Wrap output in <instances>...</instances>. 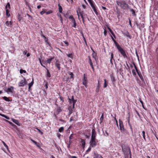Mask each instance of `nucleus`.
<instances>
[{"label":"nucleus","instance_id":"nucleus-1","mask_svg":"<svg viewBox=\"0 0 158 158\" xmlns=\"http://www.w3.org/2000/svg\"><path fill=\"white\" fill-rule=\"evenodd\" d=\"M117 5L121 8L124 10H127L129 8V7L126 1L124 0H118L116 1Z\"/></svg>","mask_w":158,"mask_h":158},{"label":"nucleus","instance_id":"nucleus-2","mask_svg":"<svg viewBox=\"0 0 158 158\" xmlns=\"http://www.w3.org/2000/svg\"><path fill=\"white\" fill-rule=\"evenodd\" d=\"M117 5L121 8L124 10H127L129 8V7L126 1L124 0H118L116 1Z\"/></svg>","mask_w":158,"mask_h":158},{"label":"nucleus","instance_id":"nucleus-3","mask_svg":"<svg viewBox=\"0 0 158 158\" xmlns=\"http://www.w3.org/2000/svg\"><path fill=\"white\" fill-rule=\"evenodd\" d=\"M122 150L123 152L125 158H128L129 154L130 158H131V153L130 148L129 147L126 145L122 146Z\"/></svg>","mask_w":158,"mask_h":158},{"label":"nucleus","instance_id":"nucleus-4","mask_svg":"<svg viewBox=\"0 0 158 158\" xmlns=\"http://www.w3.org/2000/svg\"><path fill=\"white\" fill-rule=\"evenodd\" d=\"M77 13L79 19H80V15L81 16L83 23L84 24H85V20L86 18H87L88 20L89 21V18H88L87 15L86 14H84L83 11L80 12L79 13L78 11H77Z\"/></svg>","mask_w":158,"mask_h":158},{"label":"nucleus","instance_id":"nucleus-5","mask_svg":"<svg viewBox=\"0 0 158 158\" xmlns=\"http://www.w3.org/2000/svg\"><path fill=\"white\" fill-rule=\"evenodd\" d=\"M133 64L134 67V68H135L136 71L138 74V76H139V77H140V79L141 80V81L143 82H144V78L141 74V73L139 71V70H138V68L136 65L135 64V63H133Z\"/></svg>","mask_w":158,"mask_h":158},{"label":"nucleus","instance_id":"nucleus-6","mask_svg":"<svg viewBox=\"0 0 158 158\" xmlns=\"http://www.w3.org/2000/svg\"><path fill=\"white\" fill-rule=\"evenodd\" d=\"M133 64L134 67V68H135L136 71L138 74V76H139V77H140V79L141 80V81L143 82H144V78L141 74V73L139 71V70H138V68L136 65L135 64V63H133Z\"/></svg>","mask_w":158,"mask_h":158},{"label":"nucleus","instance_id":"nucleus-7","mask_svg":"<svg viewBox=\"0 0 158 158\" xmlns=\"http://www.w3.org/2000/svg\"><path fill=\"white\" fill-rule=\"evenodd\" d=\"M133 64L134 67V68H135L136 71L138 74V76H139V77H140V79L141 80V81L143 82H144V78L141 74V73L139 71V70H138V68L136 65L135 64V63H133Z\"/></svg>","mask_w":158,"mask_h":158},{"label":"nucleus","instance_id":"nucleus-8","mask_svg":"<svg viewBox=\"0 0 158 158\" xmlns=\"http://www.w3.org/2000/svg\"><path fill=\"white\" fill-rule=\"evenodd\" d=\"M118 51L122 55L124 58H127V56L126 55V52L124 50L120 47L117 49Z\"/></svg>","mask_w":158,"mask_h":158},{"label":"nucleus","instance_id":"nucleus-9","mask_svg":"<svg viewBox=\"0 0 158 158\" xmlns=\"http://www.w3.org/2000/svg\"><path fill=\"white\" fill-rule=\"evenodd\" d=\"M27 84V81L26 79L23 77V79L21 80L18 83L19 86L23 87Z\"/></svg>","mask_w":158,"mask_h":158},{"label":"nucleus","instance_id":"nucleus-10","mask_svg":"<svg viewBox=\"0 0 158 158\" xmlns=\"http://www.w3.org/2000/svg\"><path fill=\"white\" fill-rule=\"evenodd\" d=\"M119 129L121 132H123L125 131L126 130L124 129V125L123 123V121L119 119Z\"/></svg>","mask_w":158,"mask_h":158},{"label":"nucleus","instance_id":"nucleus-11","mask_svg":"<svg viewBox=\"0 0 158 158\" xmlns=\"http://www.w3.org/2000/svg\"><path fill=\"white\" fill-rule=\"evenodd\" d=\"M90 145L91 147L94 148L97 145V142H96L95 140H90Z\"/></svg>","mask_w":158,"mask_h":158},{"label":"nucleus","instance_id":"nucleus-12","mask_svg":"<svg viewBox=\"0 0 158 158\" xmlns=\"http://www.w3.org/2000/svg\"><path fill=\"white\" fill-rule=\"evenodd\" d=\"M96 132L95 131L94 129H93L92 131V135L91 140L96 139Z\"/></svg>","mask_w":158,"mask_h":158},{"label":"nucleus","instance_id":"nucleus-13","mask_svg":"<svg viewBox=\"0 0 158 158\" xmlns=\"http://www.w3.org/2000/svg\"><path fill=\"white\" fill-rule=\"evenodd\" d=\"M110 77L111 78V81H112V84L113 85H115V82L116 81V79L115 77L113 74H112L110 75Z\"/></svg>","mask_w":158,"mask_h":158},{"label":"nucleus","instance_id":"nucleus-14","mask_svg":"<svg viewBox=\"0 0 158 158\" xmlns=\"http://www.w3.org/2000/svg\"><path fill=\"white\" fill-rule=\"evenodd\" d=\"M87 77H85V74H84L83 79L82 83L86 87H87Z\"/></svg>","mask_w":158,"mask_h":158},{"label":"nucleus","instance_id":"nucleus-15","mask_svg":"<svg viewBox=\"0 0 158 158\" xmlns=\"http://www.w3.org/2000/svg\"><path fill=\"white\" fill-rule=\"evenodd\" d=\"M88 58L89 59V63L93 71L94 70V69L93 66V63L92 61V60L91 59L90 57V56H88Z\"/></svg>","mask_w":158,"mask_h":158},{"label":"nucleus","instance_id":"nucleus-16","mask_svg":"<svg viewBox=\"0 0 158 158\" xmlns=\"http://www.w3.org/2000/svg\"><path fill=\"white\" fill-rule=\"evenodd\" d=\"M74 107H73V106H70L68 108V110H69V112L68 114V115L69 116L71 114L73 113V110L74 109Z\"/></svg>","mask_w":158,"mask_h":158},{"label":"nucleus","instance_id":"nucleus-17","mask_svg":"<svg viewBox=\"0 0 158 158\" xmlns=\"http://www.w3.org/2000/svg\"><path fill=\"white\" fill-rule=\"evenodd\" d=\"M14 87L13 86H11L10 88H8L6 90L7 92H10L13 93L14 92Z\"/></svg>","mask_w":158,"mask_h":158},{"label":"nucleus","instance_id":"nucleus-18","mask_svg":"<svg viewBox=\"0 0 158 158\" xmlns=\"http://www.w3.org/2000/svg\"><path fill=\"white\" fill-rule=\"evenodd\" d=\"M113 60H114V62H115L114 59V54L112 52L111 53V56L110 57V62L112 65H113Z\"/></svg>","mask_w":158,"mask_h":158},{"label":"nucleus","instance_id":"nucleus-19","mask_svg":"<svg viewBox=\"0 0 158 158\" xmlns=\"http://www.w3.org/2000/svg\"><path fill=\"white\" fill-rule=\"evenodd\" d=\"M11 120L13 121V122H14L17 125L20 126V124L19 123V121L17 119H15L13 118H12L11 119Z\"/></svg>","mask_w":158,"mask_h":158},{"label":"nucleus","instance_id":"nucleus-20","mask_svg":"<svg viewBox=\"0 0 158 158\" xmlns=\"http://www.w3.org/2000/svg\"><path fill=\"white\" fill-rule=\"evenodd\" d=\"M42 58V57L41 56H40V57H39L38 58V60L39 61L41 65L42 66H43V67H44V68H46L45 66L43 65V64L42 62H44V60H41Z\"/></svg>","mask_w":158,"mask_h":158},{"label":"nucleus","instance_id":"nucleus-21","mask_svg":"<svg viewBox=\"0 0 158 158\" xmlns=\"http://www.w3.org/2000/svg\"><path fill=\"white\" fill-rule=\"evenodd\" d=\"M93 158H103L101 155L98 153H94Z\"/></svg>","mask_w":158,"mask_h":158},{"label":"nucleus","instance_id":"nucleus-22","mask_svg":"<svg viewBox=\"0 0 158 158\" xmlns=\"http://www.w3.org/2000/svg\"><path fill=\"white\" fill-rule=\"evenodd\" d=\"M41 36L43 37L44 38V40H45V41L46 43L50 45L49 43L48 42V38H46V37L43 34L41 35Z\"/></svg>","mask_w":158,"mask_h":158},{"label":"nucleus","instance_id":"nucleus-23","mask_svg":"<svg viewBox=\"0 0 158 158\" xmlns=\"http://www.w3.org/2000/svg\"><path fill=\"white\" fill-rule=\"evenodd\" d=\"M91 7L92 9H93L94 11L95 12V13L96 14V15H98V13L97 11V7L96 5Z\"/></svg>","mask_w":158,"mask_h":158},{"label":"nucleus","instance_id":"nucleus-24","mask_svg":"<svg viewBox=\"0 0 158 158\" xmlns=\"http://www.w3.org/2000/svg\"><path fill=\"white\" fill-rule=\"evenodd\" d=\"M91 49L93 51V53L92 54V57L94 58L95 60H96L97 57V54L95 53V52L93 49L91 48Z\"/></svg>","mask_w":158,"mask_h":158},{"label":"nucleus","instance_id":"nucleus-25","mask_svg":"<svg viewBox=\"0 0 158 158\" xmlns=\"http://www.w3.org/2000/svg\"><path fill=\"white\" fill-rule=\"evenodd\" d=\"M30 140L33 143H34L35 145H36V146L38 148H40V147L39 145V144L37 143L34 140H33V139H32L31 138H30Z\"/></svg>","mask_w":158,"mask_h":158},{"label":"nucleus","instance_id":"nucleus-26","mask_svg":"<svg viewBox=\"0 0 158 158\" xmlns=\"http://www.w3.org/2000/svg\"><path fill=\"white\" fill-rule=\"evenodd\" d=\"M6 10V15L7 17L9 18L10 16V9H5Z\"/></svg>","mask_w":158,"mask_h":158},{"label":"nucleus","instance_id":"nucleus-27","mask_svg":"<svg viewBox=\"0 0 158 158\" xmlns=\"http://www.w3.org/2000/svg\"><path fill=\"white\" fill-rule=\"evenodd\" d=\"M124 34L125 36L128 37L129 39H131V38L132 37L131 35H130L128 31H127L126 33H125Z\"/></svg>","mask_w":158,"mask_h":158},{"label":"nucleus","instance_id":"nucleus-28","mask_svg":"<svg viewBox=\"0 0 158 158\" xmlns=\"http://www.w3.org/2000/svg\"><path fill=\"white\" fill-rule=\"evenodd\" d=\"M54 59V57H51L50 58L48 59H47L46 60V62L47 63L49 64H50L51 62Z\"/></svg>","mask_w":158,"mask_h":158},{"label":"nucleus","instance_id":"nucleus-29","mask_svg":"<svg viewBox=\"0 0 158 158\" xmlns=\"http://www.w3.org/2000/svg\"><path fill=\"white\" fill-rule=\"evenodd\" d=\"M34 83V79L33 78H32V81L31 82L29 83L28 84V89L29 90H30V89L31 88V86L33 85V84Z\"/></svg>","mask_w":158,"mask_h":158},{"label":"nucleus","instance_id":"nucleus-30","mask_svg":"<svg viewBox=\"0 0 158 158\" xmlns=\"http://www.w3.org/2000/svg\"><path fill=\"white\" fill-rule=\"evenodd\" d=\"M87 1L90 4L91 7H92L95 5V3L92 0H87Z\"/></svg>","mask_w":158,"mask_h":158},{"label":"nucleus","instance_id":"nucleus-31","mask_svg":"<svg viewBox=\"0 0 158 158\" xmlns=\"http://www.w3.org/2000/svg\"><path fill=\"white\" fill-rule=\"evenodd\" d=\"M55 65L58 68V70H60V64L58 62V60L56 61V62L55 63Z\"/></svg>","mask_w":158,"mask_h":158},{"label":"nucleus","instance_id":"nucleus-32","mask_svg":"<svg viewBox=\"0 0 158 158\" xmlns=\"http://www.w3.org/2000/svg\"><path fill=\"white\" fill-rule=\"evenodd\" d=\"M100 87V84L99 83V80H98V85L97 86V87H96V92L97 93H98L99 92Z\"/></svg>","mask_w":158,"mask_h":158},{"label":"nucleus","instance_id":"nucleus-33","mask_svg":"<svg viewBox=\"0 0 158 158\" xmlns=\"http://www.w3.org/2000/svg\"><path fill=\"white\" fill-rule=\"evenodd\" d=\"M104 84L103 85V88H106L107 87L108 83V81L106 80V79H104Z\"/></svg>","mask_w":158,"mask_h":158},{"label":"nucleus","instance_id":"nucleus-34","mask_svg":"<svg viewBox=\"0 0 158 158\" xmlns=\"http://www.w3.org/2000/svg\"><path fill=\"white\" fill-rule=\"evenodd\" d=\"M71 100L72 102V103L73 104V107H74L75 104L76 102V100H74V97L73 96H72Z\"/></svg>","mask_w":158,"mask_h":158},{"label":"nucleus","instance_id":"nucleus-35","mask_svg":"<svg viewBox=\"0 0 158 158\" xmlns=\"http://www.w3.org/2000/svg\"><path fill=\"white\" fill-rule=\"evenodd\" d=\"M5 24L7 26L9 27V25H10V27H11V26H11L12 25V22L10 21V22H9L8 21H7L6 22Z\"/></svg>","mask_w":158,"mask_h":158},{"label":"nucleus","instance_id":"nucleus-36","mask_svg":"<svg viewBox=\"0 0 158 158\" xmlns=\"http://www.w3.org/2000/svg\"><path fill=\"white\" fill-rule=\"evenodd\" d=\"M72 23H73V27L75 28H76L77 23H76L75 20L74 19V20H72Z\"/></svg>","mask_w":158,"mask_h":158},{"label":"nucleus","instance_id":"nucleus-37","mask_svg":"<svg viewBox=\"0 0 158 158\" xmlns=\"http://www.w3.org/2000/svg\"><path fill=\"white\" fill-rule=\"evenodd\" d=\"M130 11L131 12L133 16L135 17L136 16V14H135V11L134 9H130Z\"/></svg>","mask_w":158,"mask_h":158},{"label":"nucleus","instance_id":"nucleus-38","mask_svg":"<svg viewBox=\"0 0 158 158\" xmlns=\"http://www.w3.org/2000/svg\"><path fill=\"white\" fill-rule=\"evenodd\" d=\"M58 6L59 7V11L60 13H62L63 9L62 6H60V4H58Z\"/></svg>","mask_w":158,"mask_h":158},{"label":"nucleus","instance_id":"nucleus-39","mask_svg":"<svg viewBox=\"0 0 158 158\" xmlns=\"http://www.w3.org/2000/svg\"><path fill=\"white\" fill-rule=\"evenodd\" d=\"M5 9H11L10 5L9 2H8L5 6Z\"/></svg>","mask_w":158,"mask_h":158},{"label":"nucleus","instance_id":"nucleus-40","mask_svg":"<svg viewBox=\"0 0 158 158\" xmlns=\"http://www.w3.org/2000/svg\"><path fill=\"white\" fill-rule=\"evenodd\" d=\"M114 42L117 49L121 47L119 44L116 42L115 40L114 41Z\"/></svg>","mask_w":158,"mask_h":158},{"label":"nucleus","instance_id":"nucleus-41","mask_svg":"<svg viewBox=\"0 0 158 158\" xmlns=\"http://www.w3.org/2000/svg\"><path fill=\"white\" fill-rule=\"evenodd\" d=\"M45 68L47 70V76H46L47 77H50L51 75H50V72L49 71V70L46 67V68Z\"/></svg>","mask_w":158,"mask_h":158},{"label":"nucleus","instance_id":"nucleus-42","mask_svg":"<svg viewBox=\"0 0 158 158\" xmlns=\"http://www.w3.org/2000/svg\"><path fill=\"white\" fill-rule=\"evenodd\" d=\"M145 133L144 131H142V135L143 136V138L145 141H146V140L145 138Z\"/></svg>","mask_w":158,"mask_h":158},{"label":"nucleus","instance_id":"nucleus-43","mask_svg":"<svg viewBox=\"0 0 158 158\" xmlns=\"http://www.w3.org/2000/svg\"><path fill=\"white\" fill-rule=\"evenodd\" d=\"M22 19V17L19 14H18L17 15V19L19 22H20Z\"/></svg>","mask_w":158,"mask_h":158},{"label":"nucleus","instance_id":"nucleus-44","mask_svg":"<svg viewBox=\"0 0 158 158\" xmlns=\"http://www.w3.org/2000/svg\"><path fill=\"white\" fill-rule=\"evenodd\" d=\"M104 119V114L102 113V115L100 118V123H101L102 122L103 120Z\"/></svg>","mask_w":158,"mask_h":158},{"label":"nucleus","instance_id":"nucleus-45","mask_svg":"<svg viewBox=\"0 0 158 158\" xmlns=\"http://www.w3.org/2000/svg\"><path fill=\"white\" fill-rule=\"evenodd\" d=\"M132 74L134 76H136V70H135V69H132Z\"/></svg>","mask_w":158,"mask_h":158},{"label":"nucleus","instance_id":"nucleus-46","mask_svg":"<svg viewBox=\"0 0 158 158\" xmlns=\"http://www.w3.org/2000/svg\"><path fill=\"white\" fill-rule=\"evenodd\" d=\"M61 111L62 110L60 107H59L57 108L56 109V112L57 114H58L59 113L61 112Z\"/></svg>","mask_w":158,"mask_h":158},{"label":"nucleus","instance_id":"nucleus-47","mask_svg":"<svg viewBox=\"0 0 158 158\" xmlns=\"http://www.w3.org/2000/svg\"><path fill=\"white\" fill-rule=\"evenodd\" d=\"M47 10L44 8H43L42 9V11H41L40 12V13L41 15H43L45 13V11H46Z\"/></svg>","mask_w":158,"mask_h":158},{"label":"nucleus","instance_id":"nucleus-48","mask_svg":"<svg viewBox=\"0 0 158 158\" xmlns=\"http://www.w3.org/2000/svg\"><path fill=\"white\" fill-rule=\"evenodd\" d=\"M69 75H70V78L72 79L73 80L74 79V75L73 73L71 72H69Z\"/></svg>","mask_w":158,"mask_h":158},{"label":"nucleus","instance_id":"nucleus-49","mask_svg":"<svg viewBox=\"0 0 158 158\" xmlns=\"http://www.w3.org/2000/svg\"><path fill=\"white\" fill-rule=\"evenodd\" d=\"M5 121L6 122L10 124L12 126H15L16 127V126L15 125H14L13 123L11 122L8 120H5Z\"/></svg>","mask_w":158,"mask_h":158},{"label":"nucleus","instance_id":"nucleus-50","mask_svg":"<svg viewBox=\"0 0 158 158\" xmlns=\"http://www.w3.org/2000/svg\"><path fill=\"white\" fill-rule=\"evenodd\" d=\"M81 142L82 143V146L83 147H84L85 144V141L84 139H82L81 141Z\"/></svg>","mask_w":158,"mask_h":158},{"label":"nucleus","instance_id":"nucleus-51","mask_svg":"<svg viewBox=\"0 0 158 158\" xmlns=\"http://www.w3.org/2000/svg\"><path fill=\"white\" fill-rule=\"evenodd\" d=\"M3 98L6 101H7V102H9L10 101V99H9V98L7 97L6 96H4L3 97Z\"/></svg>","mask_w":158,"mask_h":158},{"label":"nucleus","instance_id":"nucleus-52","mask_svg":"<svg viewBox=\"0 0 158 158\" xmlns=\"http://www.w3.org/2000/svg\"><path fill=\"white\" fill-rule=\"evenodd\" d=\"M66 55L68 57L72 59H73V54L72 53H70L69 54H66Z\"/></svg>","mask_w":158,"mask_h":158},{"label":"nucleus","instance_id":"nucleus-53","mask_svg":"<svg viewBox=\"0 0 158 158\" xmlns=\"http://www.w3.org/2000/svg\"><path fill=\"white\" fill-rule=\"evenodd\" d=\"M64 130V128L63 127H61L59 128L58 131L59 132H63Z\"/></svg>","mask_w":158,"mask_h":158},{"label":"nucleus","instance_id":"nucleus-54","mask_svg":"<svg viewBox=\"0 0 158 158\" xmlns=\"http://www.w3.org/2000/svg\"><path fill=\"white\" fill-rule=\"evenodd\" d=\"M76 120H77V119L76 118L75 119L74 118V117H71L69 121L70 122H71L72 121H76Z\"/></svg>","mask_w":158,"mask_h":158},{"label":"nucleus","instance_id":"nucleus-55","mask_svg":"<svg viewBox=\"0 0 158 158\" xmlns=\"http://www.w3.org/2000/svg\"><path fill=\"white\" fill-rule=\"evenodd\" d=\"M116 13L117 14V17L118 19H119V17L120 15V14H121V12L120 11H117L116 12Z\"/></svg>","mask_w":158,"mask_h":158},{"label":"nucleus","instance_id":"nucleus-56","mask_svg":"<svg viewBox=\"0 0 158 158\" xmlns=\"http://www.w3.org/2000/svg\"><path fill=\"white\" fill-rule=\"evenodd\" d=\"M52 12H53L52 10H49L48 11H45V13L46 15H48L52 13Z\"/></svg>","mask_w":158,"mask_h":158},{"label":"nucleus","instance_id":"nucleus-57","mask_svg":"<svg viewBox=\"0 0 158 158\" xmlns=\"http://www.w3.org/2000/svg\"><path fill=\"white\" fill-rule=\"evenodd\" d=\"M26 70H23V69H21L20 70V73L22 74L23 73H26Z\"/></svg>","mask_w":158,"mask_h":158},{"label":"nucleus","instance_id":"nucleus-58","mask_svg":"<svg viewBox=\"0 0 158 158\" xmlns=\"http://www.w3.org/2000/svg\"><path fill=\"white\" fill-rule=\"evenodd\" d=\"M2 116L3 117H4L5 118H6V119H9L10 118L8 116H7L6 115L3 114V115H2Z\"/></svg>","mask_w":158,"mask_h":158},{"label":"nucleus","instance_id":"nucleus-59","mask_svg":"<svg viewBox=\"0 0 158 158\" xmlns=\"http://www.w3.org/2000/svg\"><path fill=\"white\" fill-rule=\"evenodd\" d=\"M69 18L70 19H71V21L75 19L74 18L73 15H70L69 17Z\"/></svg>","mask_w":158,"mask_h":158},{"label":"nucleus","instance_id":"nucleus-60","mask_svg":"<svg viewBox=\"0 0 158 158\" xmlns=\"http://www.w3.org/2000/svg\"><path fill=\"white\" fill-rule=\"evenodd\" d=\"M60 99L62 102H64V98L63 97L61 96H60Z\"/></svg>","mask_w":158,"mask_h":158},{"label":"nucleus","instance_id":"nucleus-61","mask_svg":"<svg viewBox=\"0 0 158 158\" xmlns=\"http://www.w3.org/2000/svg\"><path fill=\"white\" fill-rule=\"evenodd\" d=\"M73 134H71L70 136L69 137V140H71L72 139H73Z\"/></svg>","mask_w":158,"mask_h":158},{"label":"nucleus","instance_id":"nucleus-62","mask_svg":"<svg viewBox=\"0 0 158 158\" xmlns=\"http://www.w3.org/2000/svg\"><path fill=\"white\" fill-rule=\"evenodd\" d=\"M139 100L140 101V102H141V103L143 107L144 108V106H143V102L142 101L141 98H139Z\"/></svg>","mask_w":158,"mask_h":158},{"label":"nucleus","instance_id":"nucleus-63","mask_svg":"<svg viewBox=\"0 0 158 158\" xmlns=\"http://www.w3.org/2000/svg\"><path fill=\"white\" fill-rule=\"evenodd\" d=\"M91 147H90V146L88 148V149L86 151V152H89V151H90L91 150Z\"/></svg>","mask_w":158,"mask_h":158},{"label":"nucleus","instance_id":"nucleus-64","mask_svg":"<svg viewBox=\"0 0 158 158\" xmlns=\"http://www.w3.org/2000/svg\"><path fill=\"white\" fill-rule=\"evenodd\" d=\"M4 146L7 149V150L8 151L9 150V148L8 146L5 143L4 145Z\"/></svg>","mask_w":158,"mask_h":158}]
</instances>
